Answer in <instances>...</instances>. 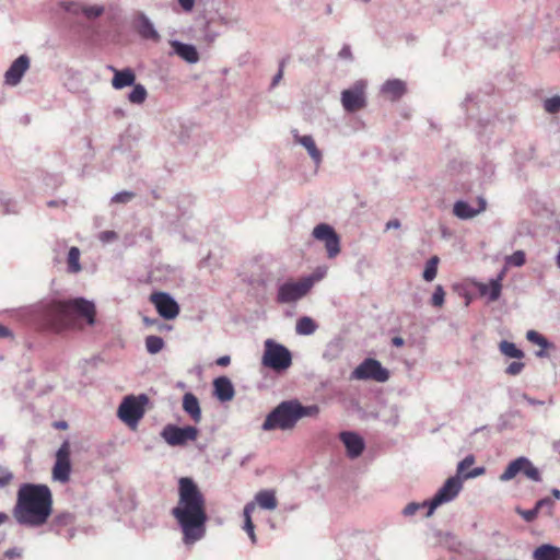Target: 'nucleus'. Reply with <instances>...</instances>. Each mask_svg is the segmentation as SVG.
Wrapping results in <instances>:
<instances>
[{"instance_id":"obj_49","label":"nucleus","mask_w":560,"mask_h":560,"mask_svg":"<svg viewBox=\"0 0 560 560\" xmlns=\"http://www.w3.org/2000/svg\"><path fill=\"white\" fill-rule=\"evenodd\" d=\"M285 63H287V59L285 58L280 60V62H279V70L275 74V77L272 78V81H271V84H270L271 89L276 88L279 84V82L281 81V79L283 77V70H284Z\"/></svg>"},{"instance_id":"obj_6","label":"nucleus","mask_w":560,"mask_h":560,"mask_svg":"<svg viewBox=\"0 0 560 560\" xmlns=\"http://www.w3.org/2000/svg\"><path fill=\"white\" fill-rule=\"evenodd\" d=\"M148 402L149 397L145 394L125 397L118 407L119 419L130 428H136L145 413L144 407Z\"/></svg>"},{"instance_id":"obj_57","label":"nucleus","mask_w":560,"mask_h":560,"mask_svg":"<svg viewBox=\"0 0 560 560\" xmlns=\"http://www.w3.org/2000/svg\"><path fill=\"white\" fill-rule=\"evenodd\" d=\"M479 101H478V95L477 94H474V93H470V94H467V96L465 97V101L463 102V106L466 108V110L468 112L469 110V107L468 105L471 104V103H475L477 104Z\"/></svg>"},{"instance_id":"obj_24","label":"nucleus","mask_w":560,"mask_h":560,"mask_svg":"<svg viewBox=\"0 0 560 560\" xmlns=\"http://www.w3.org/2000/svg\"><path fill=\"white\" fill-rule=\"evenodd\" d=\"M183 410L190 417L195 423L202 419V412L197 396L192 393H186L183 396Z\"/></svg>"},{"instance_id":"obj_34","label":"nucleus","mask_w":560,"mask_h":560,"mask_svg":"<svg viewBox=\"0 0 560 560\" xmlns=\"http://www.w3.org/2000/svg\"><path fill=\"white\" fill-rule=\"evenodd\" d=\"M440 262V258L438 256H432L425 264L422 277L427 282H431L435 279L438 273V265Z\"/></svg>"},{"instance_id":"obj_10","label":"nucleus","mask_w":560,"mask_h":560,"mask_svg":"<svg viewBox=\"0 0 560 560\" xmlns=\"http://www.w3.org/2000/svg\"><path fill=\"white\" fill-rule=\"evenodd\" d=\"M351 378L372 380L378 383H385L389 378V371L385 369L380 361L368 358L352 371Z\"/></svg>"},{"instance_id":"obj_2","label":"nucleus","mask_w":560,"mask_h":560,"mask_svg":"<svg viewBox=\"0 0 560 560\" xmlns=\"http://www.w3.org/2000/svg\"><path fill=\"white\" fill-rule=\"evenodd\" d=\"M52 505V493L48 486L23 483L18 490L12 515L20 526L39 528L49 521L54 511Z\"/></svg>"},{"instance_id":"obj_17","label":"nucleus","mask_w":560,"mask_h":560,"mask_svg":"<svg viewBox=\"0 0 560 560\" xmlns=\"http://www.w3.org/2000/svg\"><path fill=\"white\" fill-rule=\"evenodd\" d=\"M476 203L477 207H472L465 200H458L454 203L453 213L462 220L472 219L487 209V200L482 196L477 197Z\"/></svg>"},{"instance_id":"obj_8","label":"nucleus","mask_w":560,"mask_h":560,"mask_svg":"<svg viewBox=\"0 0 560 560\" xmlns=\"http://www.w3.org/2000/svg\"><path fill=\"white\" fill-rule=\"evenodd\" d=\"M462 489V478L458 475L450 477L430 500L429 510L427 511L425 516H431L440 505L453 501L459 494Z\"/></svg>"},{"instance_id":"obj_48","label":"nucleus","mask_w":560,"mask_h":560,"mask_svg":"<svg viewBox=\"0 0 560 560\" xmlns=\"http://www.w3.org/2000/svg\"><path fill=\"white\" fill-rule=\"evenodd\" d=\"M118 238V234L115 231H103L98 234V241L103 244H108Z\"/></svg>"},{"instance_id":"obj_56","label":"nucleus","mask_w":560,"mask_h":560,"mask_svg":"<svg viewBox=\"0 0 560 560\" xmlns=\"http://www.w3.org/2000/svg\"><path fill=\"white\" fill-rule=\"evenodd\" d=\"M338 56L341 59H349V60H351L352 59L351 47L349 45H343L342 48L340 49Z\"/></svg>"},{"instance_id":"obj_22","label":"nucleus","mask_w":560,"mask_h":560,"mask_svg":"<svg viewBox=\"0 0 560 560\" xmlns=\"http://www.w3.org/2000/svg\"><path fill=\"white\" fill-rule=\"evenodd\" d=\"M135 26L138 34L143 39H151L153 42L160 40V34L155 30L153 23L143 12L138 13Z\"/></svg>"},{"instance_id":"obj_50","label":"nucleus","mask_w":560,"mask_h":560,"mask_svg":"<svg viewBox=\"0 0 560 560\" xmlns=\"http://www.w3.org/2000/svg\"><path fill=\"white\" fill-rule=\"evenodd\" d=\"M475 463V457L472 455L466 456L463 460H460L457 465V472L465 474V470L470 467Z\"/></svg>"},{"instance_id":"obj_47","label":"nucleus","mask_w":560,"mask_h":560,"mask_svg":"<svg viewBox=\"0 0 560 560\" xmlns=\"http://www.w3.org/2000/svg\"><path fill=\"white\" fill-rule=\"evenodd\" d=\"M13 479V474L5 467L0 466V488L8 486Z\"/></svg>"},{"instance_id":"obj_33","label":"nucleus","mask_w":560,"mask_h":560,"mask_svg":"<svg viewBox=\"0 0 560 560\" xmlns=\"http://www.w3.org/2000/svg\"><path fill=\"white\" fill-rule=\"evenodd\" d=\"M131 92L128 94V101L131 104L141 105L145 102L148 92L144 85L133 83Z\"/></svg>"},{"instance_id":"obj_45","label":"nucleus","mask_w":560,"mask_h":560,"mask_svg":"<svg viewBox=\"0 0 560 560\" xmlns=\"http://www.w3.org/2000/svg\"><path fill=\"white\" fill-rule=\"evenodd\" d=\"M516 513L521 515L526 522L530 523L537 518L539 511L536 510V506L529 510H522L517 508Z\"/></svg>"},{"instance_id":"obj_25","label":"nucleus","mask_w":560,"mask_h":560,"mask_svg":"<svg viewBox=\"0 0 560 560\" xmlns=\"http://www.w3.org/2000/svg\"><path fill=\"white\" fill-rule=\"evenodd\" d=\"M407 91L406 83L399 79L387 80L381 88V93L388 96L392 101L401 98Z\"/></svg>"},{"instance_id":"obj_28","label":"nucleus","mask_w":560,"mask_h":560,"mask_svg":"<svg viewBox=\"0 0 560 560\" xmlns=\"http://www.w3.org/2000/svg\"><path fill=\"white\" fill-rule=\"evenodd\" d=\"M75 522V516L73 513L63 511L60 513H57L50 523V530L56 532L57 534H60V530L63 527L71 526Z\"/></svg>"},{"instance_id":"obj_11","label":"nucleus","mask_w":560,"mask_h":560,"mask_svg":"<svg viewBox=\"0 0 560 560\" xmlns=\"http://www.w3.org/2000/svg\"><path fill=\"white\" fill-rule=\"evenodd\" d=\"M366 81L358 80L341 92V104L346 112L354 113L366 106Z\"/></svg>"},{"instance_id":"obj_26","label":"nucleus","mask_w":560,"mask_h":560,"mask_svg":"<svg viewBox=\"0 0 560 560\" xmlns=\"http://www.w3.org/2000/svg\"><path fill=\"white\" fill-rule=\"evenodd\" d=\"M534 560H560V548L544 544L537 547L533 552Z\"/></svg>"},{"instance_id":"obj_31","label":"nucleus","mask_w":560,"mask_h":560,"mask_svg":"<svg viewBox=\"0 0 560 560\" xmlns=\"http://www.w3.org/2000/svg\"><path fill=\"white\" fill-rule=\"evenodd\" d=\"M255 510V503L254 502H248L245 506H244V510H243V515H244V530L248 534L250 540L253 544L256 542V535H255V532H254V524H253V521H252V513L254 512Z\"/></svg>"},{"instance_id":"obj_64","label":"nucleus","mask_w":560,"mask_h":560,"mask_svg":"<svg viewBox=\"0 0 560 560\" xmlns=\"http://www.w3.org/2000/svg\"><path fill=\"white\" fill-rule=\"evenodd\" d=\"M404 343H405V340L401 337L396 336L392 339V345L395 347H401V346H404Z\"/></svg>"},{"instance_id":"obj_5","label":"nucleus","mask_w":560,"mask_h":560,"mask_svg":"<svg viewBox=\"0 0 560 560\" xmlns=\"http://www.w3.org/2000/svg\"><path fill=\"white\" fill-rule=\"evenodd\" d=\"M264 346L265 349L261 359L264 366L276 372L285 371L291 366L292 354L287 347L272 339H267Z\"/></svg>"},{"instance_id":"obj_52","label":"nucleus","mask_w":560,"mask_h":560,"mask_svg":"<svg viewBox=\"0 0 560 560\" xmlns=\"http://www.w3.org/2000/svg\"><path fill=\"white\" fill-rule=\"evenodd\" d=\"M218 33L210 30L209 28V24L206 25L205 30H203V36H202V39L207 43V44H212L215 38L218 37Z\"/></svg>"},{"instance_id":"obj_51","label":"nucleus","mask_w":560,"mask_h":560,"mask_svg":"<svg viewBox=\"0 0 560 560\" xmlns=\"http://www.w3.org/2000/svg\"><path fill=\"white\" fill-rule=\"evenodd\" d=\"M61 7L69 13L78 14L82 12V7L73 1L62 2Z\"/></svg>"},{"instance_id":"obj_63","label":"nucleus","mask_w":560,"mask_h":560,"mask_svg":"<svg viewBox=\"0 0 560 560\" xmlns=\"http://www.w3.org/2000/svg\"><path fill=\"white\" fill-rule=\"evenodd\" d=\"M230 362H231V358L229 355H222V357L218 358V360H217V364L220 366H226L230 364Z\"/></svg>"},{"instance_id":"obj_27","label":"nucleus","mask_w":560,"mask_h":560,"mask_svg":"<svg viewBox=\"0 0 560 560\" xmlns=\"http://www.w3.org/2000/svg\"><path fill=\"white\" fill-rule=\"evenodd\" d=\"M478 291L482 296H487L489 302H495L501 296L502 283L491 279L489 283H480Z\"/></svg>"},{"instance_id":"obj_58","label":"nucleus","mask_w":560,"mask_h":560,"mask_svg":"<svg viewBox=\"0 0 560 560\" xmlns=\"http://www.w3.org/2000/svg\"><path fill=\"white\" fill-rule=\"evenodd\" d=\"M522 398L532 406H542L545 404V401L532 398L525 393L522 394Z\"/></svg>"},{"instance_id":"obj_32","label":"nucleus","mask_w":560,"mask_h":560,"mask_svg":"<svg viewBox=\"0 0 560 560\" xmlns=\"http://www.w3.org/2000/svg\"><path fill=\"white\" fill-rule=\"evenodd\" d=\"M317 328L316 323L308 316H303L298 319L295 331L298 335L308 336L315 332Z\"/></svg>"},{"instance_id":"obj_29","label":"nucleus","mask_w":560,"mask_h":560,"mask_svg":"<svg viewBox=\"0 0 560 560\" xmlns=\"http://www.w3.org/2000/svg\"><path fill=\"white\" fill-rule=\"evenodd\" d=\"M255 500L261 509L275 510L277 508V499H276V494L272 490L259 491L256 494Z\"/></svg>"},{"instance_id":"obj_19","label":"nucleus","mask_w":560,"mask_h":560,"mask_svg":"<svg viewBox=\"0 0 560 560\" xmlns=\"http://www.w3.org/2000/svg\"><path fill=\"white\" fill-rule=\"evenodd\" d=\"M170 45L173 49L170 52V55H176L182 60L191 65L197 63L199 61V52L192 44H186L178 39H172L170 40Z\"/></svg>"},{"instance_id":"obj_37","label":"nucleus","mask_w":560,"mask_h":560,"mask_svg":"<svg viewBox=\"0 0 560 560\" xmlns=\"http://www.w3.org/2000/svg\"><path fill=\"white\" fill-rule=\"evenodd\" d=\"M80 250L78 247H71L68 253V269L70 272H79L80 266Z\"/></svg>"},{"instance_id":"obj_7","label":"nucleus","mask_w":560,"mask_h":560,"mask_svg":"<svg viewBox=\"0 0 560 560\" xmlns=\"http://www.w3.org/2000/svg\"><path fill=\"white\" fill-rule=\"evenodd\" d=\"M313 285V277H304L299 281H284L278 285L276 300L279 304L298 302L311 291Z\"/></svg>"},{"instance_id":"obj_3","label":"nucleus","mask_w":560,"mask_h":560,"mask_svg":"<svg viewBox=\"0 0 560 560\" xmlns=\"http://www.w3.org/2000/svg\"><path fill=\"white\" fill-rule=\"evenodd\" d=\"M39 313L46 327L62 330L72 324L73 316L84 317L89 325L95 323V305L84 298L68 301H49L40 305Z\"/></svg>"},{"instance_id":"obj_54","label":"nucleus","mask_w":560,"mask_h":560,"mask_svg":"<svg viewBox=\"0 0 560 560\" xmlns=\"http://www.w3.org/2000/svg\"><path fill=\"white\" fill-rule=\"evenodd\" d=\"M485 467H476L472 470L464 474V479H471L481 476L485 472Z\"/></svg>"},{"instance_id":"obj_23","label":"nucleus","mask_w":560,"mask_h":560,"mask_svg":"<svg viewBox=\"0 0 560 560\" xmlns=\"http://www.w3.org/2000/svg\"><path fill=\"white\" fill-rule=\"evenodd\" d=\"M108 69L114 73L112 85L115 90H122L127 86L133 85L136 82V73L131 68L119 70L113 66H109Z\"/></svg>"},{"instance_id":"obj_59","label":"nucleus","mask_w":560,"mask_h":560,"mask_svg":"<svg viewBox=\"0 0 560 560\" xmlns=\"http://www.w3.org/2000/svg\"><path fill=\"white\" fill-rule=\"evenodd\" d=\"M178 3L185 11H190L194 8L195 0H178Z\"/></svg>"},{"instance_id":"obj_21","label":"nucleus","mask_w":560,"mask_h":560,"mask_svg":"<svg viewBox=\"0 0 560 560\" xmlns=\"http://www.w3.org/2000/svg\"><path fill=\"white\" fill-rule=\"evenodd\" d=\"M213 395L222 402L233 399L235 390L228 376H219L213 381Z\"/></svg>"},{"instance_id":"obj_35","label":"nucleus","mask_w":560,"mask_h":560,"mask_svg":"<svg viewBox=\"0 0 560 560\" xmlns=\"http://www.w3.org/2000/svg\"><path fill=\"white\" fill-rule=\"evenodd\" d=\"M145 348L150 354H156L164 348V340L159 336H148L145 338Z\"/></svg>"},{"instance_id":"obj_4","label":"nucleus","mask_w":560,"mask_h":560,"mask_svg":"<svg viewBox=\"0 0 560 560\" xmlns=\"http://www.w3.org/2000/svg\"><path fill=\"white\" fill-rule=\"evenodd\" d=\"M319 413L317 405L304 406L298 399L283 400L278 404L265 418L261 430L292 431L303 418H315Z\"/></svg>"},{"instance_id":"obj_60","label":"nucleus","mask_w":560,"mask_h":560,"mask_svg":"<svg viewBox=\"0 0 560 560\" xmlns=\"http://www.w3.org/2000/svg\"><path fill=\"white\" fill-rule=\"evenodd\" d=\"M0 338H13V332L7 326L0 325Z\"/></svg>"},{"instance_id":"obj_42","label":"nucleus","mask_w":560,"mask_h":560,"mask_svg":"<svg viewBox=\"0 0 560 560\" xmlns=\"http://www.w3.org/2000/svg\"><path fill=\"white\" fill-rule=\"evenodd\" d=\"M553 501L549 497L542 498L535 503L536 510L545 511L547 515H551L553 509Z\"/></svg>"},{"instance_id":"obj_38","label":"nucleus","mask_w":560,"mask_h":560,"mask_svg":"<svg viewBox=\"0 0 560 560\" xmlns=\"http://www.w3.org/2000/svg\"><path fill=\"white\" fill-rule=\"evenodd\" d=\"M526 261L523 250H516L512 255L505 257L506 266L522 267Z\"/></svg>"},{"instance_id":"obj_1","label":"nucleus","mask_w":560,"mask_h":560,"mask_svg":"<svg viewBox=\"0 0 560 560\" xmlns=\"http://www.w3.org/2000/svg\"><path fill=\"white\" fill-rule=\"evenodd\" d=\"M172 515L183 532L185 545H194L205 537L208 521L206 499L189 477H182L178 481V502L172 509Z\"/></svg>"},{"instance_id":"obj_18","label":"nucleus","mask_w":560,"mask_h":560,"mask_svg":"<svg viewBox=\"0 0 560 560\" xmlns=\"http://www.w3.org/2000/svg\"><path fill=\"white\" fill-rule=\"evenodd\" d=\"M340 441L343 443L347 455L350 458L359 457L365 447L364 440L355 432L343 431L339 434Z\"/></svg>"},{"instance_id":"obj_53","label":"nucleus","mask_w":560,"mask_h":560,"mask_svg":"<svg viewBox=\"0 0 560 560\" xmlns=\"http://www.w3.org/2000/svg\"><path fill=\"white\" fill-rule=\"evenodd\" d=\"M1 203L3 206L4 213H16V203L11 199H1Z\"/></svg>"},{"instance_id":"obj_20","label":"nucleus","mask_w":560,"mask_h":560,"mask_svg":"<svg viewBox=\"0 0 560 560\" xmlns=\"http://www.w3.org/2000/svg\"><path fill=\"white\" fill-rule=\"evenodd\" d=\"M294 142L301 144L308 153L310 158L316 166H319L323 161L322 151L317 148L314 138L311 135H299L296 130L293 131Z\"/></svg>"},{"instance_id":"obj_16","label":"nucleus","mask_w":560,"mask_h":560,"mask_svg":"<svg viewBox=\"0 0 560 560\" xmlns=\"http://www.w3.org/2000/svg\"><path fill=\"white\" fill-rule=\"evenodd\" d=\"M30 68V58L26 55L19 56L4 73V82L10 86L18 85Z\"/></svg>"},{"instance_id":"obj_44","label":"nucleus","mask_w":560,"mask_h":560,"mask_svg":"<svg viewBox=\"0 0 560 560\" xmlns=\"http://www.w3.org/2000/svg\"><path fill=\"white\" fill-rule=\"evenodd\" d=\"M133 197H135V194L132 191L124 190V191L115 194L112 197L110 201L113 203H128L133 199Z\"/></svg>"},{"instance_id":"obj_15","label":"nucleus","mask_w":560,"mask_h":560,"mask_svg":"<svg viewBox=\"0 0 560 560\" xmlns=\"http://www.w3.org/2000/svg\"><path fill=\"white\" fill-rule=\"evenodd\" d=\"M156 312L164 319H174L179 314V305L175 299L166 292H154L150 296Z\"/></svg>"},{"instance_id":"obj_36","label":"nucleus","mask_w":560,"mask_h":560,"mask_svg":"<svg viewBox=\"0 0 560 560\" xmlns=\"http://www.w3.org/2000/svg\"><path fill=\"white\" fill-rule=\"evenodd\" d=\"M526 338L528 341L539 346L542 349H548V348L552 347V343L549 342L545 336H542L541 334H539L536 330H528L526 332Z\"/></svg>"},{"instance_id":"obj_61","label":"nucleus","mask_w":560,"mask_h":560,"mask_svg":"<svg viewBox=\"0 0 560 560\" xmlns=\"http://www.w3.org/2000/svg\"><path fill=\"white\" fill-rule=\"evenodd\" d=\"M506 271H508V266L505 265L501 270L500 272L497 275L495 278H492V280H498V283H502L503 279L505 278L506 276Z\"/></svg>"},{"instance_id":"obj_9","label":"nucleus","mask_w":560,"mask_h":560,"mask_svg":"<svg viewBox=\"0 0 560 560\" xmlns=\"http://www.w3.org/2000/svg\"><path fill=\"white\" fill-rule=\"evenodd\" d=\"M199 430L192 425L178 427L176 424H166L160 435L170 446H185L188 442L197 440Z\"/></svg>"},{"instance_id":"obj_55","label":"nucleus","mask_w":560,"mask_h":560,"mask_svg":"<svg viewBox=\"0 0 560 560\" xmlns=\"http://www.w3.org/2000/svg\"><path fill=\"white\" fill-rule=\"evenodd\" d=\"M22 549L18 547L9 548L4 552V557L7 558H21L22 557Z\"/></svg>"},{"instance_id":"obj_41","label":"nucleus","mask_w":560,"mask_h":560,"mask_svg":"<svg viewBox=\"0 0 560 560\" xmlns=\"http://www.w3.org/2000/svg\"><path fill=\"white\" fill-rule=\"evenodd\" d=\"M445 301V291L442 285H436L431 298V304L435 307H441Z\"/></svg>"},{"instance_id":"obj_12","label":"nucleus","mask_w":560,"mask_h":560,"mask_svg":"<svg viewBox=\"0 0 560 560\" xmlns=\"http://www.w3.org/2000/svg\"><path fill=\"white\" fill-rule=\"evenodd\" d=\"M520 472H522L523 475H525L528 479H530L533 481H536V482L541 481V476H540L538 468H536L528 458L523 457V456L512 460L508 465L505 470L501 474L500 480L509 481V480L513 479Z\"/></svg>"},{"instance_id":"obj_14","label":"nucleus","mask_w":560,"mask_h":560,"mask_svg":"<svg viewBox=\"0 0 560 560\" xmlns=\"http://www.w3.org/2000/svg\"><path fill=\"white\" fill-rule=\"evenodd\" d=\"M70 443L65 441L56 453V462L52 468V478L62 483L68 482L71 474Z\"/></svg>"},{"instance_id":"obj_43","label":"nucleus","mask_w":560,"mask_h":560,"mask_svg":"<svg viewBox=\"0 0 560 560\" xmlns=\"http://www.w3.org/2000/svg\"><path fill=\"white\" fill-rule=\"evenodd\" d=\"M104 8L102 5H90V7H82V13L88 19H95L103 14Z\"/></svg>"},{"instance_id":"obj_39","label":"nucleus","mask_w":560,"mask_h":560,"mask_svg":"<svg viewBox=\"0 0 560 560\" xmlns=\"http://www.w3.org/2000/svg\"><path fill=\"white\" fill-rule=\"evenodd\" d=\"M429 503H430V501H423L422 503L410 502L404 508L402 514L406 517L413 516L419 510L424 509V508L429 509Z\"/></svg>"},{"instance_id":"obj_62","label":"nucleus","mask_w":560,"mask_h":560,"mask_svg":"<svg viewBox=\"0 0 560 560\" xmlns=\"http://www.w3.org/2000/svg\"><path fill=\"white\" fill-rule=\"evenodd\" d=\"M399 228H400V221L398 219L389 220L386 223V230L399 229Z\"/></svg>"},{"instance_id":"obj_30","label":"nucleus","mask_w":560,"mask_h":560,"mask_svg":"<svg viewBox=\"0 0 560 560\" xmlns=\"http://www.w3.org/2000/svg\"><path fill=\"white\" fill-rule=\"evenodd\" d=\"M500 352L511 359L522 360L525 357V353L522 349H520L515 343L502 340L499 343Z\"/></svg>"},{"instance_id":"obj_13","label":"nucleus","mask_w":560,"mask_h":560,"mask_svg":"<svg viewBox=\"0 0 560 560\" xmlns=\"http://www.w3.org/2000/svg\"><path fill=\"white\" fill-rule=\"evenodd\" d=\"M312 235L315 240L324 242L329 258H335L340 253V237L331 225L319 223L314 228Z\"/></svg>"},{"instance_id":"obj_40","label":"nucleus","mask_w":560,"mask_h":560,"mask_svg":"<svg viewBox=\"0 0 560 560\" xmlns=\"http://www.w3.org/2000/svg\"><path fill=\"white\" fill-rule=\"evenodd\" d=\"M544 108L549 114H557L560 112V96L555 95L552 97L547 98L544 102Z\"/></svg>"},{"instance_id":"obj_46","label":"nucleus","mask_w":560,"mask_h":560,"mask_svg":"<svg viewBox=\"0 0 560 560\" xmlns=\"http://www.w3.org/2000/svg\"><path fill=\"white\" fill-rule=\"evenodd\" d=\"M525 368V364L521 361H513L511 362L506 369H505V373L508 375H511V376H516L518 374L522 373V371L524 370Z\"/></svg>"}]
</instances>
